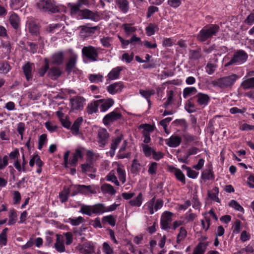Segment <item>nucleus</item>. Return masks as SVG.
Listing matches in <instances>:
<instances>
[{
    "label": "nucleus",
    "instance_id": "1",
    "mask_svg": "<svg viewBox=\"0 0 254 254\" xmlns=\"http://www.w3.org/2000/svg\"><path fill=\"white\" fill-rule=\"evenodd\" d=\"M239 78V76L236 74L224 76L212 81L213 86L218 87L221 89H230L234 85L236 81Z\"/></svg>",
    "mask_w": 254,
    "mask_h": 254
},
{
    "label": "nucleus",
    "instance_id": "2",
    "mask_svg": "<svg viewBox=\"0 0 254 254\" xmlns=\"http://www.w3.org/2000/svg\"><path fill=\"white\" fill-rule=\"evenodd\" d=\"M219 27L217 25H209L204 26L197 35V39L200 42H205L215 36L219 31Z\"/></svg>",
    "mask_w": 254,
    "mask_h": 254
},
{
    "label": "nucleus",
    "instance_id": "3",
    "mask_svg": "<svg viewBox=\"0 0 254 254\" xmlns=\"http://www.w3.org/2000/svg\"><path fill=\"white\" fill-rule=\"evenodd\" d=\"M36 6L41 12L55 13L59 11L55 0H36Z\"/></svg>",
    "mask_w": 254,
    "mask_h": 254
},
{
    "label": "nucleus",
    "instance_id": "4",
    "mask_svg": "<svg viewBox=\"0 0 254 254\" xmlns=\"http://www.w3.org/2000/svg\"><path fill=\"white\" fill-rule=\"evenodd\" d=\"M163 204L164 202L162 199L160 198L156 199L155 197L154 196L144 205L143 208L147 210L149 213L152 215L154 213L155 211L161 209Z\"/></svg>",
    "mask_w": 254,
    "mask_h": 254
},
{
    "label": "nucleus",
    "instance_id": "5",
    "mask_svg": "<svg viewBox=\"0 0 254 254\" xmlns=\"http://www.w3.org/2000/svg\"><path fill=\"white\" fill-rule=\"evenodd\" d=\"M83 58H86L88 62L97 61L98 58V48L92 46H84L82 49Z\"/></svg>",
    "mask_w": 254,
    "mask_h": 254
},
{
    "label": "nucleus",
    "instance_id": "6",
    "mask_svg": "<svg viewBox=\"0 0 254 254\" xmlns=\"http://www.w3.org/2000/svg\"><path fill=\"white\" fill-rule=\"evenodd\" d=\"M248 58L247 53L243 50H239L235 52L232 59L226 63L225 66H228L231 65L241 64L245 63Z\"/></svg>",
    "mask_w": 254,
    "mask_h": 254
},
{
    "label": "nucleus",
    "instance_id": "7",
    "mask_svg": "<svg viewBox=\"0 0 254 254\" xmlns=\"http://www.w3.org/2000/svg\"><path fill=\"white\" fill-rule=\"evenodd\" d=\"M109 134L105 128H100L97 132V141L99 146L104 147L108 143Z\"/></svg>",
    "mask_w": 254,
    "mask_h": 254
},
{
    "label": "nucleus",
    "instance_id": "8",
    "mask_svg": "<svg viewBox=\"0 0 254 254\" xmlns=\"http://www.w3.org/2000/svg\"><path fill=\"white\" fill-rule=\"evenodd\" d=\"M80 253L83 254H93L95 252V248L93 243L90 242L78 244L76 247Z\"/></svg>",
    "mask_w": 254,
    "mask_h": 254
},
{
    "label": "nucleus",
    "instance_id": "9",
    "mask_svg": "<svg viewBox=\"0 0 254 254\" xmlns=\"http://www.w3.org/2000/svg\"><path fill=\"white\" fill-rule=\"evenodd\" d=\"M122 117V116L120 113L117 112L116 111H113V112L106 115L104 117L103 122L104 125H108L111 123L121 119Z\"/></svg>",
    "mask_w": 254,
    "mask_h": 254
},
{
    "label": "nucleus",
    "instance_id": "10",
    "mask_svg": "<svg viewBox=\"0 0 254 254\" xmlns=\"http://www.w3.org/2000/svg\"><path fill=\"white\" fill-rule=\"evenodd\" d=\"M173 213L169 211H165L163 213L161 218V226L162 229L167 230L169 228V225L172 221Z\"/></svg>",
    "mask_w": 254,
    "mask_h": 254
},
{
    "label": "nucleus",
    "instance_id": "11",
    "mask_svg": "<svg viewBox=\"0 0 254 254\" xmlns=\"http://www.w3.org/2000/svg\"><path fill=\"white\" fill-rule=\"evenodd\" d=\"M193 98L196 99L198 105L203 107L206 106L210 101L209 96L201 92L198 93Z\"/></svg>",
    "mask_w": 254,
    "mask_h": 254
},
{
    "label": "nucleus",
    "instance_id": "12",
    "mask_svg": "<svg viewBox=\"0 0 254 254\" xmlns=\"http://www.w3.org/2000/svg\"><path fill=\"white\" fill-rule=\"evenodd\" d=\"M85 99L82 97L77 96L70 99L71 109L74 110H81L84 106Z\"/></svg>",
    "mask_w": 254,
    "mask_h": 254
},
{
    "label": "nucleus",
    "instance_id": "13",
    "mask_svg": "<svg viewBox=\"0 0 254 254\" xmlns=\"http://www.w3.org/2000/svg\"><path fill=\"white\" fill-rule=\"evenodd\" d=\"M78 19H88L94 21H97L99 20V15L97 13H94L88 9H85L81 10V15L78 17Z\"/></svg>",
    "mask_w": 254,
    "mask_h": 254
},
{
    "label": "nucleus",
    "instance_id": "14",
    "mask_svg": "<svg viewBox=\"0 0 254 254\" xmlns=\"http://www.w3.org/2000/svg\"><path fill=\"white\" fill-rule=\"evenodd\" d=\"M100 111L104 112L107 111L114 104V101L112 98L103 99L98 100Z\"/></svg>",
    "mask_w": 254,
    "mask_h": 254
},
{
    "label": "nucleus",
    "instance_id": "15",
    "mask_svg": "<svg viewBox=\"0 0 254 254\" xmlns=\"http://www.w3.org/2000/svg\"><path fill=\"white\" fill-rule=\"evenodd\" d=\"M77 59V55L75 54H72L68 59L65 67V70L68 73H70L75 68Z\"/></svg>",
    "mask_w": 254,
    "mask_h": 254
},
{
    "label": "nucleus",
    "instance_id": "16",
    "mask_svg": "<svg viewBox=\"0 0 254 254\" xmlns=\"http://www.w3.org/2000/svg\"><path fill=\"white\" fill-rule=\"evenodd\" d=\"M62 71L60 68L56 66L52 67L48 71L47 76L52 80H57L62 75Z\"/></svg>",
    "mask_w": 254,
    "mask_h": 254
},
{
    "label": "nucleus",
    "instance_id": "17",
    "mask_svg": "<svg viewBox=\"0 0 254 254\" xmlns=\"http://www.w3.org/2000/svg\"><path fill=\"white\" fill-rule=\"evenodd\" d=\"M124 87L123 83L121 81L117 82L107 87V91L111 94H115L121 92Z\"/></svg>",
    "mask_w": 254,
    "mask_h": 254
},
{
    "label": "nucleus",
    "instance_id": "18",
    "mask_svg": "<svg viewBox=\"0 0 254 254\" xmlns=\"http://www.w3.org/2000/svg\"><path fill=\"white\" fill-rule=\"evenodd\" d=\"M182 142V138L178 135H172L169 138L165 139L166 144L170 147H177Z\"/></svg>",
    "mask_w": 254,
    "mask_h": 254
},
{
    "label": "nucleus",
    "instance_id": "19",
    "mask_svg": "<svg viewBox=\"0 0 254 254\" xmlns=\"http://www.w3.org/2000/svg\"><path fill=\"white\" fill-rule=\"evenodd\" d=\"M9 21L12 27L15 30H17L20 24V19L18 15L14 12L10 13L9 16Z\"/></svg>",
    "mask_w": 254,
    "mask_h": 254
},
{
    "label": "nucleus",
    "instance_id": "20",
    "mask_svg": "<svg viewBox=\"0 0 254 254\" xmlns=\"http://www.w3.org/2000/svg\"><path fill=\"white\" fill-rule=\"evenodd\" d=\"M123 138V136L122 134H121L115 139H113L112 142L111 144L110 150L109 152L111 157H113L115 155V151L119 144L121 143Z\"/></svg>",
    "mask_w": 254,
    "mask_h": 254
},
{
    "label": "nucleus",
    "instance_id": "21",
    "mask_svg": "<svg viewBox=\"0 0 254 254\" xmlns=\"http://www.w3.org/2000/svg\"><path fill=\"white\" fill-rule=\"evenodd\" d=\"M79 192L85 195L89 192L92 194H96L97 191L92 186L79 185L77 188Z\"/></svg>",
    "mask_w": 254,
    "mask_h": 254
},
{
    "label": "nucleus",
    "instance_id": "22",
    "mask_svg": "<svg viewBox=\"0 0 254 254\" xmlns=\"http://www.w3.org/2000/svg\"><path fill=\"white\" fill-rule=\"evenodd\" d=\"M118 8L124 13H126L129 8V2L127 0H115Z\"/></svg>",
    "mask_w": 254,
    "mask_h": 254
},
{
    "label": "nucleus",
    "instance_id": "23",
    "mask_svg": "<svg viewBox=\"0 0 254 254\" xmlns=\"http://www.w3.org/2000/svg\"><path fill=\"white\" fill-rule=\"evenodd\" d=\"M80 35L81 37L85 38L94 33L95 31L97 29V27H89L86 26H82Z\"/></svg>",
    "mask_w": 254,
    "mask_h": 254
},
{
    "label": "nucleus",
    "instance_id": "24",
    "mask_svg": "<svg viewBox=\"0 0 254 254\" xmlns=\"http://www.w3.org/2000/svg\"><path fill=\"white\" fill-rule=\"evenodd\" d=\"M33 65V64L28 62L22 66L23 73L27 81H29L32 79L33 77L32 74Z\"/></svg>",
    "mask_w": 254,
    "mask_h": 254
},
{
    "label": "nucleus",
    "instance_id": "25",
    "mask_svg": "<svg viewBox=\"0 0 254 254\" xmlns=\"http://www.w3.org/2000/svg\"><path fill=\"white\" fill-rule=\"evenodd\" d=\"M123 70L122 66H117L113 68L108 74L107 77L110 80L118 79L120 76V72Z\"/></svg>",
    "mask_w": 254,
    "mask_h": 254
},
{
    "label": "nucleus",
    "instance_id": "26",
    "mask_svg": "<svg viewBox=\"0 0 254 254\" xmlns=\"http://www.w3.org/2000/svg\"><path fill=\"white\" fill-rule=\"evenodd\" d=\"M55 248L60 253H63L65 251L63 242V237L62 235H57V240L55 244Z\"/></svg>",
    "mask_w": 254,
    "mask_h": 254
},
{
    "label": "nucleus",
    "instance_id": "27",
    "mask_svg": "<svg viewBox=\"0 0 254 254\" xmlns=\"http://www.w3.org/2000/svg\"><path fill=\"white\" fill-rule=\"evenodd\" d=\"M52 63L54 64L60 65L64 61V55L63 52L55 53L52 57Z\"/></svg>",
    "mask_w": 254,
    "mask_h": 254
},
{
    "label": "nucleus",
    "instance_id": "28",
    "mask_svg": "<svg viewBox=\"0 0 254 254\" xmlns=\"http://www.w3.org/2000/svg\"><path fill=\"white\" fill-rule=\"evenodd\" d=\"M99 107V101L98 100L94 101L88 104L86 110L88 114H92L98 112V107Z\"/></svg>",
    "mask_w": 254,
    "mask_h": 254
},
{
    "label": "nucleus",
    "instance_id": "29",
    "mask_svg": "<svg viewBox=\"0 0 254 254\" xmlns=\"http://www.w3.org/2000/svg\"><path fill=\"white\" fill-rule=\"evenodd\" d=\"M143 200V194L141 192H139L136 197L129 200L128 203L131 206L139 207L141 205Z\"/></svg>",
    "mask_w": 254,
    "mask_h": 254
},
{
    "label": "nucleus",
    "instance_id": "30",
    "mask_svg": "<svg viewBox=\"0 0 254 254\" xmlns=\"http://www.w3.org/2000/svg\"><path fill=\"white\" fill-rule=\"evenodd\" d=\"M83 121L82 117H79L74 121L72 126L70 127L72 134L77 135L79 133V127Z\"/></svg>",
    "mask_w": 254,
    "mask_h": 254
},
{
    "label": "nucleus",
    "instance_id": "31",
    "mask_svg": "<svg viewBox=\"0 0 254 254\" xmlns=\"http://www.w3.org/2000/svg\"><path fill=\"white\" fill-rule=\"evenodd\" d=\"M101 190L104 193H108L111 195H115L116 193V190L114 187L109 184H104L101 187Z\"/></svg>",
    "mask_w": 254,
    "mask_h": 254
},
{
    "label": "nucleus",
    "instance_id": "32",
    "mask_svg": "<svg viewBox=\"0 0 254 254\" xmlns=\"http://www.w3.org/2000/svg\"><path fill=\"white\" fill-rule=\"evenodd\" d=\"M172 172H173L178 180L184 185L186 184L185 176L180 169L173 167Z\"/></svg>",
    "mask_w": 254,
    "mask_h": 254
},
{
    "label": "nucleus",
    "instance_id": "33",
    "mask_svg": "<svg viewBox=\"0 0 254 254\" xmlns=\"http://www.w3.org/2000/svg\"><path fill=\"white\" fill-rule=\"evenodd\" d=\"M62 27L64 28V26L61 23H53L48 25L46 27L45 30L48 33H54L58 32Z\"/></svg>",
    "mask_w": 254,
    "mask_h": 254
},
{
    "label": "nucleus",
    "instance_id": "34",
    "mask_svg": "<svg viewBox=\"0 0 254 254\" xmlns=\"http://www.w3.org/2000/svg\"><path fill=\"white\" fill-rule=\"evenodd\" d=\"M69 7L70 10V14L73 16H76L78 18L81 15V11L82 10L80 9V6L77 3L76 4H69Z\"/></svg>",
    "mask_w": 254,
    "mask_h": 254
},
{
    "label": "nucleus",
    "instance_id": "35",
    "mask_svg": "<svg viewBox=\"0 0 254 254\" xmlns=\"http://www.w3.org/2000/svg\"><path fill=\"white\" fill-rule=\"evenodd\" d=\"M202 58V54L200 50H190L189 52V59L195 61H198Z\"/></svg>",
    "mask_w": 254,
    "mask_h": 254
},
{
    "label": "nucleus",
    "instance_id": "36",
    "mask_svg": "<svg viewBox=\"0 0 254 254\" xmlns=\"http://www.w3.org/2000/svg\"><path fill=\"white\" fill-rule=\"evenodd\" d=\"M241 85L245 90L254 89V77L244 80Z\"/></svg>",
    "mask_w": 254,
    "mask_h": 254
},
{
    "label": "nucleus",
    "instance_id": "37",
    "mask_svg": "<svg viewBox=\"0 0 254 254\" xmlns=\"http://www.w3.org/2000/svg\"><path fill=\"white\" fill-rule=\"evenodd\" d=\"M79 157H82V153L79 149H76L74 153H73L72 158L69 161V164L71 166H76Z\"/></svg>",
    "mask_w": 254,
    "mask_h": 254
},
{
    "label": "nucleus",
    "instance_id": "38",
    "mask_svg": "<svg viewBox=\"0 0 254 254\" xmlns=\"http://www.w3.org/2000/svg\"><path fill=\"white\" fill-rule=\"evenodd\" d=\"M197 89L194 87H188L184 88L183 90V95L184 98L194 95L197 93Z\"/></svg>",
    "mask_w": 254,
    "mask_h": 254
},
{
    "label": "nucleus",
    "instance_id": "39",
    "mask_svg": "<svg viewBox=\"0 0 254 254\" xmlns=\"http://www.w3.org/2000/svg\"><path fill=\"white\" fill-rule=\"evenodd\" d=\"M139 93L140 95L146 99L149 105L150 104V97L151 95H153L155 94V91L154 90H143V89H140Z\"/></svg>",
    "mask_w": 254,
    "mask_h": 254
},
{
    "label": "nucleus",
    "instance_id": "40",
    "mask_svg": "<svg viewBox=\"0 0 254 254\" xmlns=\"http://www.w3.org/2000/svg\"><path fill=\"white\" fill-rule=\"evenodd\" d=\"M207 244L205 243H199L194 249L193 254H203L206 249Z\"/></svg>",
    "mask_w": 254,
    "mask_h": 254
},
{
    "label": "nucleus",
    "instance_id": "41",
    "mask_svg": "<svg viewBox=\"0 0 254 254\" xmlns=\"http://www.w3.org/2000/svg\"><path fill=\"white\" fill-rule=\"evenodd\" d=\"M141 169V165L136 159L132 160L130 172L132 174H137Z\"/></svg>",
    "mask_w": 254,
    "mask_h": 254
},
{
    "label": "nucleus",
    "instance_id": "42",
    "mask_svg": "<svg viewBox=\"0 0 254 254\" xmlns=\"http://www.w3.org/2000/svg\"><path fill=\"white\" fill-rule=\"evenodd\" d=\"M201 179L204 180H213L214 176L211 169H205L201 174Z\"/></svg>",
    "mask_w": 254,
    "mask_h": 254
},
{
    "label": "nucleus",
    "instance_id": "43",
    "mask_svg": "<svg viewBox=\"0 0 254 254\" xmlns=\"http://www.w3.org/2000/svg\"><path fill=\"white\" fill-rule=\"evenodd\" d=\"M94 214H102L105 212V206L103 204L98 203L92 205Z\"/></svg>",
    "mask_w": 254,
    "mask_h": 254
},
{
    "label": "nucleus",
    "instance_id": "44",
    "mask_svg": "<svg viewBox=\"0 0 254 254\" xmlns=\"http://www.w3.org/2000/svg\"><path fill=\"white\" fill-rule=\"evenodd\" d=\"M118 177L123 184L126 181V175L125 170L121 166H118L117 169Z\"/></svg>",
    "mask_w": 254,
    "mask_h": 254
},
{
    "label": "nucleus",
    "instance_id": "45",
    "mask_svg": "<svg viewBox=\"0 0 254 254\" xmlns=\"http://www.w3.org/2000/svg\"><path fill=\"white\" fill-rule=\"evenodd\" d=\"M80 212L83 214L91 216L93 214L92 205H82L81 207Z\"/></svg>",
    "mask_w": 254,
    "mask_h": 254
},
{
    "label": "nucleus",
    "instance_id": "46",
    "mask_svg": "<svg viewBox=\"0 0 254 254\" xmlns=\"http://www.w3.org/2000/svg\"><path fill=\"white\" fill-rule=\"evenodd\" d=\"M187 235V232L185 228L184 227H181L180 229V232L177 235V243L178 244L181 243V242L185 239Z\"/></svg>",
    "mask_w": 254,
    "mask_h": 254
},
{
    "label": "nucleus",
    "instance_id": "47",
    "mask_svg": "<svg viewBox=\"0 0 254 254\" xmlns=\"http://www.w3.org/2000/svg\"><path fill=\"white\" fill-rule=\"evenodd\" d=\"M106 178L108 181H110L113 183H114V184L117 186H120V183L117 179V177L115 175L114 171H111L106 176Z\"/></svg>",
    "mask_w": 254,
    "mask_h": 254
},
{
    "label": "nucleus",
    "instance_id": "48",
    "mask_svg": "<svg viewBox=\"0 0 254 254\" xmlns=\"http://www.w3.org/2000/svg\"><path fill=\"white\" fill-rule=\"evenodd\" d=\"M103 78V76L100 74H91L89 76V79L92 83L102 82Z\"/></svg>",
    "mask_w": 254,
    "mask_h": 254
},
{
    "label": "nucleus",
    "instance_id": "49",
    "mask_svg": "<svg viewBox=\"0 0 254 254\" xmlns=\"http://www.w3.org/2000/svg\"><path fill=\"white\" fill-rule=\"evenodd\" d=\"M156 29H158L157 26L153 23H150L145 28L146 33L148 36L154 34Z\"/></svg>",
    "mask_w": 254,
    "mask_h": 254
},
{
    "label": "nucleus",
    "instance_id": "50",
    "mask_svg": "<svg viewBox=\"0 0 254 254\" xmlns=\"http://www.w3.org/2000/svg\"><path fill=\"white\" fill-rule=\"evenodd\" d=\"M44 65L42 66L39 69V74L40 76H43L46 72L48 71V70L49 68V61L47 59H45L44 60Z\"/></svg>",
    "mask_w": 254,
    "mask_h": 254
},
{
    "label": "nucleus",
    "instance_id": "51",
    "mask_svg": "<svg viewBox=\"0 0 254 254\" xmlns=\"http://www.w3.org/2000/svg\"><path fill=\"white\" fill-rule=\"evenodd\" d=\"M112 38L110 37H103L100 39L102 46L106 48H109L112 46Z\"/></svg>",
    "mask_w": 254,
    "mask_h": 254
},
{
    "label": "nucleus",
    "instance_id": "52",
    "mask_svg": "<svg viewBox=\"0 0 254 254\" xmlns=\"http://www.w3.org/2000/svg\"><path fill=\"white\" fill-rule=\"evenodd\" d=\"M9 220L8 224L9 225L14 224L16 220L17 214L16 211L14 209L10 210L9 212Z\"/></svg>",
    "mask_w": 254,
    "mask_h": 254
},
{
    "label": "nucleus",
    "instance_id": "53",
    "mask_svg": "<svg viewBox=\"0 0 254 254\" xmlns=\"http://www.w3.org/2000/svg\"><path fill=\"white\" fill-rule=\"evenodd\" d=\"M102 221L107 222L112 226H115L116 224V219L112 215L104 216L102 218Z\"/></svg>",
    "mask_w": 254,
    "mask_h": 254
},
{
    "label": "nucleus",
    "instance_id": "54",
    "mask_svg": "<svg viewBox=\"0 0 254 254\" xmlns=\"http://www.w3.org/2000/svg\"><path fill=\"white\" fill-rule=\"evenodd\" d=\"M122 27L124 29L125 32L128 35L134 32L136 30L135 27H133L131 24L127 23L123 24Z\"/></svg>",
    "mask_w": 254,
    "mask_h": 254
},
{
    "label": "nucleus",
    "instance_id": "55",
    "mask_svg": "<svg viewBox=\"0 0 254 254\" xmlns=\"http://www.w3.org/2000/svg\"><path fill=\"white\" fill-rule=\"evenodd\" d=\"M10 65L6 62L0 63V72L2 73H7L10 69Z\"/></svg>",
    "mask_w": 254,
    "mask_h": 254
},
{
    "label": "nucleus",
    "instance_id": "56",
    "mask_svg": "<svg viewBox=\"0 0 254 254\" xmlns=\"http://www.w3.org/2000/svg\"><path fill=\"white\" fill-rule=\"evenodd\" d=\"M185 109L189 113H193L195 111V105L190 100H189L186 102Z\"/></svg>",
    "mask_w": 254,
    "mask_h": 254
},
{
    "label": "nucleus",
    "instance_id": "57",
    "mask_svg": "<svg viewBox=\"0 0 254 254\" xmlns=\"http://www.w3.org/2000/svg\"><path fill=\"white\" fill-rule=\"evenodd\" d=\"M141 146L142 148V151L146 157H149L151 154H153V152L154 150L152 148L143 144L141 145Z\"/></svg>",
    "mask_w": 254,
    "mask_h": 254
},
{
    "label": "nucleus",
    "instance_id": "58",
    "mask_svg": "<svg viewBox=\"0 0 254 254\" xmlns=\"http://www.w3.org/2000/svg\"><path fill=\"white\" fill-rule=\"evenodd\" d=\"M241 228V222L240 220L237 219L233 226V234H239L240 232Z\"/></svg>",
    "mask_w": 254,
    "mask_h": 254
},
{
    "label": "nucleus",
    "instance_id": "59",
    "mask_svg": "<svg viewBox=\"0 0 254 254\" xmlns=\"http://www.w3.org/2000/svg\"><path fill=\"white\" fill-rule=\"evenodd\" d=\"M81 169L82 171L84 173L94 171L93 166L91 162H89L82 164Z\"/></svg>",
    "mask_w": 254,
    "mask_h": 254
},
{
    "label": "nucleus",
    "instance_id": "60",
    "mask_svg": "<svg viewBox=\"0 0 254 254\" xmlns=\"http://www.w3.org/2000/svg\"><path fill=\"white\" fill-rule=\"evenodd\" d=\"M8 230L7 228L4 229L0 234V245H6L7 243L6 232Z\"/></svg>",
    "mask_w": 254,
    "mask_h": 254
},
{
    "label": "nucleus",
    "instance_id": "61",
    "mask_svg": "<svg viewBox=\"0 0 254 254\" xmlns=\"http://www.w3.org/2000/svg\"><path fill=\"white\" fill-rule=\"evenodd\" d=\"M229 205L230 207L235 209L240 212L244 211V208L242 207L240 204L236 200H232L230 201Z\"/></svg>",
    "mask_w": 254,
    "mask_h": 254
},
{
    "label": "nucleus",
    "instance_id": "62",
    "mask_svg": "<svg viewBox=\"0 0 254 254\" xmlns=\"http://www.w3.org/2000/svg\"><path fill=\"white\" fill-rule=\"evenodd\" d=\"M205 68L207 73L208 74H212L215 72L217 68V65L209 62L207 63Z\"/></svg>",
    "mask_w": 254,
    "mask_h": 254
},
{
    "label": "nucleus",
    "instance_id": "63",
    "mask_svg": "<svg viewBox=\"0 0 254 254\" xmlns=\"http://www.w3.org/2000/svg\"><path fill=\"white\" fill-rule=\"evenodd\" d=\"M47 134H42L41 135L38 139V148L39 150H41L43 148V146L45 143L47 141Z\"/></svg>",
    "mask_w": 254,
    "mask_h": 254
},
{
    "label": "nucleus",
    "instance_id": "64",
    "mask_svg": "<svg viewBox=\"0 0 254 254\" xmlns=\"http://www.w3.org/2000/svg\"><path fill=\"white\" fill-rule=\"evenodd\" d=\"M69 192L68 189L64 190L60 194V198L62 202H65L67 200L68 194Z\"/></svg>",
    "mask_w": 254,
    "mask_h": 254
}]
</instances>
